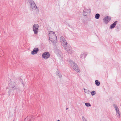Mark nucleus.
Here are the masks:
<instances>
[{"instance_id":"obj_1","label":"nucleus","mask_w":121,"mask_h":121,"mask_svg":"<svg viewBox=\"0 0 121 121\" xmlns=\"http://www.w3.org/2000/svg\"><path fill=\"white\" fill-rule=\"evenodd\" d=\"M9 86L12 89H10L8 91L9 95H10L11 91H13V90H16L17 91L19 90L18 88L16 86V83L14 81H11L9 84Z\"/></svg>"},{"instance_id":"obj_2","label":"nucleus","mask_w":121,"mask_h":121,"mask_svg":"<svg viewBox=\"0 0 121 121\" xmlns=\"http://www.w3.org/2000/svg\"><path fill=\"white\" fill-rule=\"evenodd\" d=\"M69 62L70 63V66L73 67V69L78 73H79L80 70L78 65L71 60H70Z\"/></svg>"},{"instance_id":"obj_3","label":"nucleus","mask_w":121,"mask_h":121,"mask_svg":"<svg viewBox=\"0 0 121 121\" xmlns=\"http://www.w3.org/2000/svg\"><path fill=\"white\" fill-rule=\"evenodd\" d=\"M39 25L37 24H35L33 26V29L35 34L37 35L39 31Z\"/></svg>"},{"instance_id":"obj_4","label":"nucleus","mask_w":121,"mask_h":121,"mask_svg":"<svg viewBox=\"0 0 121 121\" xmlns=\"http://www.w3.org/2000/svg\"><path fill=\"white\" fill-rule=\"evenodd\" d=\"M60 39L61 44L64 46H65L68 44L64 37L61 36L60 37Z\"/></svg>"},{"instance_id":"obj_5","label":"nucleus","mask_w":121,"mask_h":121,"mask_svg":"<svg viewBox=\"0 0 121 121\" xmlns=\"http://www.w3.org/2000/svg\"><path fill=\"white\" fill-rule=\"evenodd\" d=\"M65 47V49L68 52L71 54L72 53V51L71 46L70 45H66Z\"/></svg>"},{"instance_id":"obj_6","label":"nucleus","mask_w":121,"mask_h":121,"mask_svg":"<svg viewBox=\"0 0 121 121\" xmlns=\"http://www.w3.org/2000/svg\"><path fill=\"white\" fill-rule=\"evenodd\" d=\"M32 7H31L30 10L31 11H32L33 10L35 9V11H36V13H38L39 12V9L37 7L35 3H34V4L32 6Z\"/></svg>"},{"instance_id":"obj_7","label":"nucleus","mask_w":121,"mask_h":121,"mask_svg":"<svg viewBox=\"0 0 121 121\" xmlns=\"http://www.w3.org/2000/svg\"><path fill=\"white\" fill-rule=\"evenodd\" d=\"M50 54L48 52H45L42 55V57L44 59H47L49 58L50 56Z\"/></svg>"},{"instance_id":"obj_8","label":"nucleus","mask_w":121,"mask_h":121,"mask_svg":"<svg viewBox=\"0 0 121 121\" xmlns=\"http://www.w3.org/2000/svg\"><path fill=\"white\" fill-rule=\"evenodd\" d=\"M89 10L90 12L91 10L87 9H85L83 10V14L84 16H86L88 13V11Z\"/></svg>"},{"instance_id":"obj_9","label":"nucleus","mask_w":121,"mask_h":121,"mask_svg":"<svg viewBox=\"0 0 121 121\" xmlns=\"http://www.w3.org/2000/svg\"><path fill=\"white\" fill-rule=\"evenodd\" d=\"M27 119L26 118L25 119V121H34L35 119L34 117L33 116H31L30 117L28 118L27 117Z\"/></svg>"},{"instance_id":"obj_10","label":"nucleus","mask_w":121,"mask_h":121,"mask_svg":"<svg viewBox=\"0 0 121 121\" xmlns=\"http://www.w3.org/2000/svg\"><path fill=\"white\" fill-rule=\"evenodd\" d=\"M48 35L50 40L51 42H52L54 43L55 41L54 40H52V38H51V35H53L54 36L55 35V34H54V33H50L49 32Z\"/></svg>"},{"instance_id":"obj_11","label":"nucleus","mask_w":121,"mask_h":121,"mask_svg":"<svg viewBox=\"0 0 121 121\" xmlns=\"http://www.w3.org/2000/svg\"><path fill=\"white\" fill-rule=\"evenodd\" d=\"M39 51V49L37 48H35L33 50V51L31 52V54L34 55L37 54Z\"/></svg>"},{"instance_id":"obj_12","label":"nucleus","mask_w":121,"mask_h":121,"mask_svg":"<svg viewBox=\"0 0 121 121\" xmlns=\"http://www.w3.org/2000/svg\"><path fill=\"white\" fill-rule=\"evenodd\" d=\"M117 22H118L117 21H115L110 26V28L111 29L114 28L115 26L117 24Z\"/></svg>"},{"instance_id":"obj_13","label":"nucleus","mask_w":121,"mask_h":121,"mask_svg":"<svg viewBox=\"0 0 121 121\" xmlns=\"http://www.w3.org/2000/svg\"><path fill=\"white\" fill-rule=\"evenodd\" d=\"M111 19L110 17L107 16L105 17L103 19L104 20L105 22H108L111 20Z\"/></svg>"},{"instance_id":"obj_14","label":"nucleus","mask_w":121,"mask_h":121,"mask_svg":"<svg viewBox=\"0 0 121 121\" xmlns=\"http://www.w3.org/2000/svg\"><path fill=\"white\" fill-rule=\"evenodd\" d=\"M56 53L57 56L59 57H60L61 55V52L59 50H56Z\"/></svg>"},{"instance_id":"obj_15","label":"nucleus","mask_w":121,"mask_h":121,"mask_svg":"<svg viewBox=\"0 0 121 121\" xmlns=\"http://www.w3.org/2000/svg\"><path fill=\"white\" fill-rule=\"evenodd\" d=\"M28 1L30 5V7H32V6L35 3L33 0H28Z\"/></svg>"},{"instance_id":"obj_16","label":"nucleus","mask_w":121,"mask_h":121,"mask_svg":"<svg viewBox=\"0 0 121 121\" xmlns=\"http://www.w3.org/2000/svg\"><path fill=\"white\" fill-rule=\"evenodd\" d=\"M87 54L86 53H84L82 54L81 55V58L82 59H85V57L86 56Z\"/></svg>"},{"instance_id":"obj_17","label":"nucleus","mask_w":121,"mask_h":121,"mask_svg":"<svg viewBox=\"0 0 121 121\" xmlns=\"http://www.w3.org/2000/svg\"><path fill=\"white\" fill-rule=\"evenodd\" d=\"M113 106L116 110V112H118L119 111V108L115 104H113Z\"/></svg>"},{"instance_id":"obj_18","label":"nucleus","mask_w":121,"mask_h":121,"mask_svg":"<svg viewBox=\"0 0 121 121\" xmlns=\"http://www.w3.org/2000/svg\"><path fill=\"white\" fill-rule=\"evenodd\" d=\"M56 74L60 78H61L62 77L61 74L59 72V71L57 70L56 72Z\"/></svg>"},{"instance_id":"obj_19","label":"nucleus","mask_w":121,"mask_h":121,"mask_svg":"<svg viewBox=\"0 0 121 121\" xmlns=\"http://www.w3.org/2000/svg\"><path fill=\"white\" fill-rule=\"evenodd\" d=\"M95 84L97 86H99L100 85V82L98 80H96L95 81Z\"/></svg>"},{"instance_id":"obj_20","label":"nucleus","mask_w":121,"mask_h":121,"mask_svg":"<svg viewBox=\"0 0 121 121\" xmlns=\"http://www.w3.org/2000/svg\"><path fill=\"white\" fill-rule=\"evenodd\" d=\"M100 14L99 13H97L95 15V18L96 19H98L100 17Z\"/></svg>"},{"instance_id":"obj_21","label":"nucleus","mask_w":121,"mask_h":121,"mask_svg":"<svg viewBox=\"0 0 121 121\" xmlns=\"http://www.w3.org/2000/svg\"><path fill=\"white\" fill-rule=\"evenodd\" d=\"M84 91L85 93L87 94H89L90 93V92L89 91V90L85 89H84Z\"/></svg>"},{"instance_id":"obj_22","label":"nucleus","mask_w":121,"mask_h":121,"mask_svg":"<svg viewBox=\"0 0 121 121\" xmlns=\"http://www.w3.org/2000/svg\"><path fill=\"white\" fill-rule=\"evenodd\" d=\"M117 113V116L119 117H120L121 116V114H120V113L119 112V111L118 112H116Z\"/></svg>"},{"instance_id":"obj_23","label":"nucleus","mask_w":121,"mask_h":121,"mask_svg":"<svg viewBox=\"0 0 121 121\" xmlns=\"http://www.w3.org/2000/svg\"><path fill=\"white\" fill-rule=\"evenodd\" d=\"M85 105L87 107L91 106V105L89 103H85Z\"/></svg>"},{"instance_id":"obj_24","label":"nucleus","mask_w":121,"mask_h":121,"mask_svg":"<svg viewBox=\"0 0 121 121\" xmlns=\"http://www.w3.org/2000/svg\"><path fill=\"white\" fill-rule=\"evenodd\" d=\"M96 94V92L95 91H93L91 92V94L92 95H94Z\"/></svg>"},{"instance_id":"obj_25","label":"nucleus","mask_w":121,"mask_h":121,"mask_svg":"<svg viewBox=\"0 0 121 121\" xmlns=\"http://www.w3.org/2000/svg\"><path fill=\"white\" fill-rule=\"evenodd\" d=\"M82 118L83 121H87L84 116L82 117Z\"/></svg>"},{"instance_id":"obj_26","label":"nucleus","mask_w":121,"mask_h":121,"mask_svg":"<svg viewBox=\"0 0 121 121\" xmlns=\"http://www.w3.org/2000/svg\"><path fill=\"white\" fill-rule=\"evenodd\" d=\"M3 52L2 50L1 49H0V55H2L3 54Z\"/></svg>"},{"instance_id":"obj_27","label":"nucleus","mask_w":121,"mask_h":121,"mask_svg":"<svg viewBox=\"0 0 121 121\" xmlns=\"http://www.w3.org/2000/svg\"><path fill=\"white\" fill-rule=\"evenodd\" d=\"M68 109H69L68 108H66V110H67Z\"/></svg>"},{"instance_id":"obj_28","label":"nucleus","mask_w":121,"mask_h":121,"mask_svg":"<svg viewBox=\"0 0 121 121\" xmlns=\"http://www.w3.org/2000/svg\"><path fill=\"white\" fill-rule=\"evenodd\" d=\"M57 121H60L59 120H58Z\"/></svg>"},{"instance_id":"obj_29","label":"nucleus","mask_w":121,"mask_h":121,"mask_svg":"<svg viewBox=\"0 0 121 121\" xmlns=\"http://www.w3.org/2000/svg\"><path fill=\"white\" fill-rule=\"evenodd\" d=\"M6 90H7V89H6Z\"/></svg>"}]
</instances>
